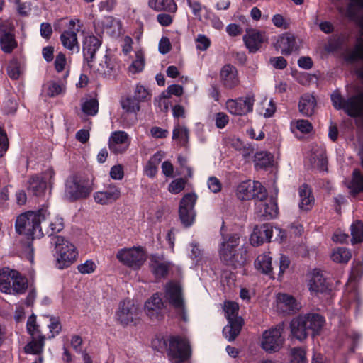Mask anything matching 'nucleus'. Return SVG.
<instances>
[{"mask_svg":"<svg viewBox=\"0 0 363 363\" xmlns=\"http://www.w3.org/2000/svg\"><path fill=\"white\" fill-rule=\"evenodd\" d=\"M144 67L145 60L143 54L141 52H137L135 60L130 65L129 71L133 74H136L141 72Z\"/></svg>","mask_w":363,"mask_h":363,"instance_id":"5fc2aeb1","label":"nucleus"},{"mask_svg":"<svg viewBox=\"0 0 363 363\" xmlns=\"http://www.w3.org/2000/svg\"><path fill=\"white\" fill-rule=\"evenodd\" d=\"M122 108L128 113H136L140 110L139 102L134 98L127 97L121 101Z\"/></svg>","mask_w":363,"mask_h":363,"instance_id":"3c124183","label":"nucleus"},{"mask_svg":"<svg viewBox=\"0 0 363 363\" xmlns=\"http://www.w3.org/2000/svg\"><path fill=\"white\" fill-rule=\"evenodd\" d=\"M27 330L32 337L42 336L38 330V325L36 323V317L34 315H30L27 320Z\"/></svg>","mask_w":363,"mask_h":363,"instance_id":"13d9d810","label":"nucleus"},{"mask_svg":"<svg viewBox=\"0 0 363 363\" xmlns=\"http://www.w3.org/2000/svg\"><path fill=\"white\" fill-rule=\"evenodd\" d=\"M277 308L283 313H291L298 310L299 304L292 296L279 294L277 296Z\"/></svg>","mask_w":363,"mask_h":363,"instance_id":"bb28decb","label":"nucleus"},{"mask_svg":"<svg viewBox=\"0 0 363 363\" xmlns=\"http://www.w3.org/2000/svg\"><path fill=\"white\" fill-rule=\"evenodd\" d=\"M309 290L311 294L318 295L325 294L328 290V283L323 274L318 270H314L308 283Z\"/></svg>","mask_w":363,"mask_h":363,"instance_id":"a878e982","label":"nucleus"},{"mask_svg":"<svg viewBox=\"0 0 363 363\" xmlns=\"http://www.w3.org/2000/svg\"><path fill=\"white\" fill-rule=\"evenodd\" d=\"M348 187L353 194L363 191V176L359 169L353 171L352 178Z\"/></svg>","mask_w":363,"mask_h":363,"instance_id":"c03bdc74","label":"nucleus"},{"mask_svg":"<svg viewBox=\"0 0 363 363\" xmlns=\"http://www.w3.org/2000/svg\"><path fill=\"white\" fill-rule=\"evenodd\" d=\"M299 47L300 40L291 33L283 34L277 41V48L283 55H290L291 52L297 51Z\"/></svg>","mask_w":363,"mask_h":363,"instance_id":"4be33fe9","label":"nucleus"},{"mask_svg":"<svg viewBox=\"0 0 363 363\" xmlns=\"http://www.w3.org/2000/svg\"><path fill=\"white\" fill-rule=\"evenodd\" d=\"M162 157L160 153H156L151 157L145 169V174L147 177H154L156 175L157 172V165L161 162Z\"/></svg>","mask_w":363,"mask_h":363,"instance_id":"de8ad7c7","label":"nucleus"},{"mask_svg":"<svg viewBox=\"0 0 363 363\" xmlns=\"http://www.w3.org/2000/svg\"><path fill=\"white\" fill-rule=\"evenodd\" d=\"M100 45V40L95 36L90 35L85 38L83 44V53L87 62L96 57V52Z\"/></svg>","mask_w":363,"mask_h":363,"instance_id":"c85d7f7f","label":"nucleus"},{"mask_svg":"<svg viewBox=\"0 0 363 363\" xmlns=\"http://www.w3.org/2000/svg\"><path fill=\"white\" fill-rule=\"evenodd\" d=\"M164 298L177 311L184 321L188 320L184 301L181 286L174 281L166 284L164 287Z\"/></svg>","mask_w":363,"mask_h":363,"instance_id":"1a4fd4ad","label":"nucleus"},{"mask_svg":"<svg viewBox=\"0 0 363 363\" xmlns=\"http://www.w3.org/2000/svg\"><path fill=\"white\" fill-rule=\"evenodd\" d=\"M82 25L78 19L69 21L67 30L63 31L60 35V41L63 47L72 52L79 51V44L77 39V32Z\"/></svg>","mask_w":363,"mask_h":363,"instance_id":"2eb2a0df","label":"nucleus"},{"mask_svg":"<svg viewBox=\"0 0 363 363\" xmlns=\"http://www.w3.org/2000/svg\"><path fill=\"white\" fill-rule=\"evenodd\" d=\"M98 101L94 99L87 100L82 104V110L86 115H96L98 112Z\"/></svg>","mask_w":363,"mask_h":363,"instance_id":"6e6d98bb","label":"nucleus"},{"mask_svg":"<svg viewBox=\"0 0 363 363\" xmlns=\"http://www.w3.org/2000/svg\"><path fill=\"white\" fill-rule=\"evenodd\" d=\"M220 78L223 86L227 89H232L239 84L238 70L231 65H225L222 67Z\"/></svg>","mask_w":363,"mask_h":363,"instance_id":"393cba45","label":"nucleus"},{"mask_svg":"<svg viewBox=\"0 0 363 363\" xmlns=\"http://www.w3.org/2000/svg\"><path fill=\"white\" fill-rule=\"evenodd\" d=\"M64 228V220L57 214L50 213L47 208L40 209V230L42 236H52Z\"/></svg>","mask_w":363,"mask_h":363,"instance_id":"9d476101","label":"nucleus"},{"mask_svg":"<svg viewBox=\"0 0 363 363\" xmlns=\"http://www.w3.org/2000/svg\"><path fill=\"white\" fill-rule=\"evenodd\" d=\"M27 288L26 279L21 277L18 273L15 271V274L12 276L11 283V291L8 294H22Z\"/></svg>","mask_w":363,"mask_h":363,"instance_id":"a19ab883","label":"nucleus"},{"mask_svg":"<svg viewBox=\"0 0 363 363\" xmlns=\"http://www.w3.org/2000/svg\"><path fill=\"white\" fill-rule=\"evenodd\" d=\"M96 268V264L91 259H88L77 266L78 271L83 274L93 273Z\"/></svg>","mask_w":363,"mask_h":363,"instance_id":"052dcab7","label":"nucleus"},{"mask_svg":"<svg viewBox=\"0 0 363 363\" xmlns=\"http://www.w3.org/2000/svg\"><path fill=\"white\" fill-rule=\"evenodd\" d=\"M140 308L133 300L125 299L118 303L115 313L116 320L121 325L125 326L136 320L139 318Z\"/></svg>","mask_w":363,"mask_h":363,"instance_id":"f8f14e48","label":"nucleus"},{"mask_svg":"<svg viewBox=\"0 0 363 363\" xmlns=\"http://www.w3.org/2000/svg\"><path fill=\"white\" fill-rule=\"evenodd\" d=\"M255 266L257 270L269 274L272 271V257L268 253L262 254L255 261Z\"/></svg>","mask_w":363,"mask_h":363,"instance_id":"4c0bfd02","label":"nucleus"},{"mask_svg":"<svg viewBox=\"0 0 363 363\" xmlns=\"http://www.w3.org/2000/svg\"><path fill=\"white\" fill-rule=\"evenodd\" d=\"M50 323L48 325L50 333H51L50 337H54L55 335H58L61 331V324L58 318L52 316L50 317Z\"/></svg>","mask_w":363,"mask_h":363,"instance_id":"69168bd1","label":"nucleus"},{"mask_svg":"<svg viewBox=\"0 0 363 363\" xmlns=\"http://www.w3.org/2000/svg\"><path fill=\"white\" fill-rule=\"evenodd\" d=\"M148 6L155 11L175 13L177 6L173 0H149Z\"/></svg>","mask_w":363,"mask_h":363,"instance_id":"72a5a7b5","label":"nucleus"},{"mask_svg":"<svg viewBox=\"0 0 363 363\" xmlns=\"http://www.w3.org/2000/svg\"><path fill=\"white\" fill-rule=\"evenodd\" d=\"M359 24L361 26L360 35L358 38L355 48L350 55V59L352 60L357 59H363V16L359 20Z\"/></svg>","mask_w":363,"mask_h":363,"instance_id":"09e8293b","label":"nucleus"},{"mask_svg":"<svg viewBox=\"0 0 363 363\" xmlns=\"http://www.w3.org/2000/svg\"><path fill=\"white\" fill-rule=\"evenodd\" d=\"M235 148L240 152L245 159L249 158L255 151V148L250 144H244L240 140H237L233 143Z\"/></svg>","mask_w":363,"mask_h":363,"instance_id":"603ef678","label":"nucleus"},{"mask_svg":"<svg viewBox=\"0 0 363 363\" xmlns=\"http://www.w3.org/2000/svg\"><path fill=\"white\" fill-rule=\"evenodd\" d=\"M91 182L81 176H74L66 182L65 196L74 201L87 197L92 191Z\"/></svg>","mask_w":363,"mask_h":363,"instance_id":"6e6552de","label":"nucleus"},{"mask_svg":"<svg viewBox=\"0 0 363 363\" xmlns=\"http://www.w3.org/2000/svg\"><path fill=\"white\" fill-rule=\"evenodd\" d=\"M15 228L18 234L38 238L42 237L40 230V210L19 215L16 218Z\"/></svg>","mask_w":363,"mask_h":363,"instance_id":"39448f33","label":"nucleus"},{"mask_svg":"<svg viewBox=\"0 0 363 363\" xmlns=\"http://www.w3.org/2000/svg\"><path fill=\"white\" fill-rule=\"evenodd\" d=\"M164 306L162 299L156 293L145 301L144 310L150 318L159 320L163 317Z\"/></svg>","mask_w":363,"mask_h":363,"instance_id":"412c9836","label":"nucleus"},{"mask_svg":"<svg viewBox=\"0 0 363 363\" xmlns=\"http://www.w3.org/2000/svg\"><path fill=\"white\" fill-rule=\"evenodd\" d=\"M130 140L128 133L118 130L111 133L108 140V147L114 154L124 153L129 147Z\"/></svg>","mask_w":363,"mask_h":363,"instance_id":"6ab92c4d","label":"nucleus"},{"mask_svg":"<svg viewBox=\"0 0 363 363\" xmlns=\"http://www.w3.org/2000/svg\"><path fill=\"white\" fill-rule=\"evenodd\" d=\"M291 363H306V351L303 348L295 347L291 350Z\"/></svg>","mask_w":363,"mask_h":363,"instance_id":"4d7b16f0","label":"nucleus"},{"mask_svg":"<svg viewBox=\"0 0 363 363\" xmlns=\"http://www.w3.org/2000/svg\"><path fill=\"white\" fill-rule=\"evenodd\" d=\"M316 106L315 97L309 94L303 95L298 103L299 111L306 116H311L314 113Z\"/></svg>","mask_w":363,"mask_h":363,"instance_id":"473e14b6","label":"nucleus"},{"mask_svg":"<svg viewBox=\"0 0 363 363\" xmlns=\"http://www.w3.org/2000/svg\"><path fill=\"white\" fill-rule=\"evenodd\" d=\"M150 268L157 279L164 277L169 271V264L162 257L152 255L150 257Z\"/></svg>","mask_w":363,"mask_h":363,"instance_id":"cd10ccee","label":"nucleus"},{"mask_svg":"<svg viewBox=\"0 0 363 363\" xmlns=\"http://www.w3.org/2000/svg\"><path fill=\"white\" fill-rule=\"evenodd\" d=\"M54 175V171L52 169H48L42 176L31 177L28 182V190L36 196H42L47 184L51 183Z\"/></svg>","mask_w":363,"mask_h":363,"instance_id":"a211bd4d","label":"nucleus"},{"mask_svg":"<svg viewBox=\"0 0 363 363\" xmlns=\"http://www.w3.org/2000/svg\"><path fill=\"white\" fill-rule=\"evenodd\" d=\"M272 233L273 228L269 224L255 226L250 236V242L254 246H259L264 242L270 241Z\"/></svg>","mask_w":363,"mask_h":363,"instance_id":"5701e85b","label":"nucleus"},{"mask_svg":"<svg viewBox=\"0 0 363 363\" xmlns=\"http://www.w3.org/2000/svg\"><path fill=\"white\" fill-rule=\"evenodd\" d=\"M295 124L297 130L302 133H308L313 130V125L308 120L299 119Z\"/></svg>","mask_w":363,"mask_h":363,"instance_id":"774afa93","label":"nucleus"},{"mask_svg":"<svg viewBox=\"0 0 363 363\" xmlns=\"http://www.w3.org/2000/svg\"><path fill=\"white\" fill-rule=\"evenodd\" d=\"M45 339V336L33 337V340L25 346V352L42 357L40 354L43 350Z\"/></svg>","mask_w":363,"mask_h":363,"instance_id":"c9c22d12","label":"nucleus"},{"mask_svg":"<svg viewBox=\"0 0 363 363\" xmlns=\"http://www.w3.org/2000/svg\"><path fill=\"white\" fill-rule=\"evenodd\" d=\"M15 274V270L3 269L0 270V291L8 294L11 291L12 276Z\"/></svg>","mask_w":363,"mask_h":363,"instance_id":"79ce46f5","label":"nucleus"},{"mask_svg":"<svg viewBox=\"0 0 363 363\" xmlns=\"http://www.w3.org/2000/svg\"><path fill=\"white\" fill-rule=\"evenodd\" d=\"M239 306L238 303L233 301H226L223 305L225 316L228 321L234 320L238 318H242L238 316Z\"/></svg>","mask_w":363,"mask_h":363,"instance_id":"a18cd8bd","label":"nucleus"},{"mask_svg":"<svg viewBox=\"0 0 363 363\" xmlns=\"http://www.w3.org/2000/svg\"><path fill=\"white\" fill-rule=\"evenodd\" d=\"M240 244V236L236 234H230L223 237V241L220 244L219 255L221 260L228 265L237 267L243 265L246 259V250L243 247L239 249L237 247Z\"/></svg>","mask_w":363,"mask_h":363,"instance_id":"f257e3e1","label":"nucleus"},{"mask_svg":"<svg viewBox=\"0 0 363 363\" xmlns=\"http://www.w3.org/2000/svg\"><path fill=\"white\" fill-rule=\"evenodd\" d=\"M7 74L10 78L17 79L20 76L19 64L17 61H11L7 67Z\"/></svg>","mask_w":363,"mask_h":363,"instance_id":"0e129e2a","label":"nucleus"},{"mask_svg":"<svg viewBox=\"0 0 363 363\" xmlns=\"http://www.w3.org/2000/svg\"><path fill=\"white\" fill-rule=\"evenodd\" d=\"M283 330L284 323H279L265 330L262 335V348L267 352L279 351L282 347L284 340L281 335Z\"/></svg>","mask_w":363,"mask_h":363,"instance_id":"9b49d317","label":"nucleus"},{"mask_svg":"<svg viewBox=\"0 0 363 363\" xmlns=\"http://www.w3.org/2000/svg\"><path fill=\"white\" fill-rule=\"evenodd\" d=\"M197 196L194 193L185 194L181 199L179 206V219L185 227L191 226L195 221L196 211L194 206Z\"/></svg>","mask_w":363,"mask_h":363,"instance_id":"ddd939ff","label":"nucleus"},{"mask_svg":"<svg viewBox=\"0 0 363 363\" xmlns=\"http://www.w3.org/2000/svg\"><path fill=\"white\" fill-rule=\"evenodd\" d=\"M226 107L228 111L233 115L242 116L245 115L244 108L239 99H229L226 102Z\"/></svg>","mask_w":363,"mask_h":363,"instance_id":"864d4df0","label":"nucleus"},{"mask_svg":"<svg viewBox=\"0 0 363 363\" xmlns=\"http://www.w3.org/2000/svg\"><path fill=\"white\" fill-rule=\"evenodd\" d=\"M195 42L196 49L201 51L206 50L211 45L210 39L205 35L202 34L197 35Z\"/></svg>","mask_w":363,"mask_h":363,"instance_id":"680f3d73","label":"nucleus"},{"mask_svg":"<svg viewBox=\"0 0 363 363\" xmlns=\"http://www.w3.org/2000/svg\"><path fill=\"white\" fill-rule=\"evenodd\" d=\"M347 9L339 8V12L352 21L357 19L358 13L363 9V0H350Z\"/></svg>","mask_w":363,"mask_h":363,"instance_id":"f704fd0d","label":"nucleus"},{"mask_svg":"<svg viewBox=\"0 0 363 363\" xmlns=\"http://www.w3.org/2000/svg\"><path fill=\"white\" fill-rule=\"evenodd\" d=\"M352 243L363 242V223L359 220L352 224L351 227Z\"/></svg>","mask_w":363,"mask_h":363,"instance_id":"8fccbe9b","label":"nucleus"},{"mask_svg":"<svg viewBox=\"0 0 363 363\" xmlns=\"http://www.w3.org/2000/svg\"><path fill=\"white\" fill-rule=\"evenodd\" d=\"M331 100L335 108H343L349 116H358L363 120V93L345 101L340 93L334 91L331 94Z\"/></svg>","mask_w":363,"mask_h":363,"instance_id":"0eeeda50","label":"nucleus"},{"mask_svg":"<svg viewBox=\"0 0 363 363\" xmlns=\"http://www.w3.org/2000/svg\"><path fill=\"white\" fill-rule=\"evenodd\" d=\"M243 40L250 52H256L265 40V35L264 33L257 30H247Z\"/></svg>","mask_w":363,"mask_h":363,"instance_id":"b1692460","label":"nucleus"},{"mask_svg":"<svg viewBox=\"0 0 363 363\" xmlns=\"http://www.w3.org/2000/svg\"><path fill=\"white\" fill-rule=\"evenodd\" d=\"M255 213L257 217L264 220L272 219L277 216L278 207L276 200L267 196L263 198H258L255 203Z\"/></svg>","mask_w":363,"mask_h":363,"instance_id":"dca6fc26","label":"nucleus"},{"mask_svg":"<svg viewBox=\"0 0 363 363\" xmlns=\"http://www.w3.org/2000/svg\"><path fill=\"white\" fill-rule=\"evenodd\" d=\"M116 257L123 265L133 270H138L147 260V252L140 246L124 247L117 251Z\"/></svg>","mask_w":363,"mask_h":363,"instance_id":"423d86ee","label":"nucleus"},{"mask_svg":"<svg viewBox=\"0 0 363 363\" xmlns=\"http://www.w3.org/2000/svg\"><path fill=\"white\" fill-rule=\"evenodd\" d=\"M298 194L300 197V209L305 211L311 210L314 204V197L311 194L310 187L306 184L301 185L299 188Z\"/></svg>","mask_w":363,"mask_h":363,"instance_id":"c756f323","label":"nucleus"},{"mask_svg":"<svg viewBox=\"0 0 363 363\" xmlns=\"http://www.w3.org/2000/svg\"><path fill=\"white\" fill-rule=\"evenodd\" d=\"M238 99L242 104V106L246 114L252 111L254 103L255 101V96L253 94L247 95L245 98H239Z\"/></svg>","mask_w":363,"mask_h":363,"instance_id":"e2e57ef3","label":"nucleus"},{"mask_svg":"<svg viewBox=\"0 0 363 363\" xmlns=\"http://www.w3.org/2000/svg\"><path fill=\"white\" fill-rule=\"evenodd\" d=\"M104 30L111 35H119L121 33V23L119 20L112 17H106L103 21Z\"/></svg>","mask_w":363,"mask_h":363,"instance_id":"e433bc0d","label":"nucleus"},{"mask_svg":"<svg viewBox=\"0 0 363 363\" xmlns=\"http://www.w3.org/2000/svg\"><path fill=\"white\" fill-rule=\"evenodd\" d=\"M254 162L257 169H265L272 165L273 157L267 152H259L255 155Z\"/></svg>","mask_w":363,"mask_h":363,"instance_id":"ea45409f","label":"nucleus"},{"mask_svg":"<svg viewBox=\"0 0 363 363\" xmlns=\"http://www.w3.org/2000/svg\"><path fill=\"white\" fill-rule=\"evenodd\" d=\"M0 45L5 53H10L16 48L17 43L14 35L11 31H6L0 26Z\"/></svg>","mask_w":363,"mask_h":363,"instance_id":"2f4dec72","label":"nucleus"},{"mask_svg":"<svg viewBox=\"0 0 363 363\" xmlns=\"http://www.w3.org/2000/svg\"><path fill=\"white\" fill-rule=\"evenodd\" d=\"M351 257L350 250L342 247L335 248L331 254V259L337 263H347Z\"/></svg>","mask_w":363,"mask_h":363,"instance_id":"37998d69","label":"nucleus"},{"mask_svg":"<svg viewBox=\"0 0 363 363\" xmlns=\"http://www.w3.org/2000/svg\"><path fill=\"white\" fill-rule=\"evenodd\" d=\"M325 320L317 313L299 315L291 321L290 328L292 335L299 340H303L311 330L313 335L318 334Z\"/></svg>","mask_w":363,"mask_h":363,"instance_id":"f03ea898","label":"nucleus"},{"mask_svg":"<svg viewBox=\"0 0 363 363\" xmlns=\"http://www.w3.org/2000/svg\"><path fill=\"white\" fill-rule=\"evenodd\" d=\"M242 325V318H238L234 320L228 321V324L223 329V335L224 337L230 342L235 340L240 334Z\"/></svg>","mask_w":363,"mask_h":363,"instance_id":"7c9ffc66","label":"nucleus"},{"mask_svg":"<svg viewBox=\"0 0 363 363\" xmlns=\"http://www.w3.org/2000/svg\"><path fill=\"white\" fill-rule=\"evenodd\" d=\"M51 243L55 247L56 266L58 269L67 268L77 260V250L69 240L58 235L52 238Z\"/></svg>","mask_w":363,"mask_h":363,"instance_id":"7ed1b4c3","label":"nucleus"},{"mask_svg":"<svg viewBox=\"0 0 363 363\" xmlns=\"http://www.w3.org/2000/svg\"><path fill=\"white\" fill-rule=\"evenodd\" d=\"M186 185V181L182 179H177L173 180L170 184L169 185L168 190L172 194H179L180 193L185 187Z\"/></svg>","mask_w":363,"mask_h":363,"instance_id":"bf43d9fd","label":"nucleus"},{"mask_svg":"<svg viewBox=\"0 0 363 363\" xmlns=\"http://www.w3.org/2000/svg\"><path fill=\"white\" fill-rule=\"evenodd\" d=\"M172 139L177 140L180 145H186L189 141L188 129L178 125L173 130Z\"/></svg>","mask_w":363,"mask_h":363,"instance_id":"49530a36","label":"nucleus"},{"mask_svg":"<svg viewBox=\"0 0 363 363\" xmlns=\"http://www.w3.org/2000/svg\"><path fill=\"white\" fill-rule=\"evenodd\" d=\"M88 64L94 72L100 75H109L115 67L113 61L107 54L96 56L89 60Z\"/></svg>","mask_w":363,"mask_h":363,"instance_id":"aec40b11","label":"nucleus"},{"mask_svg":"<svg viewBox=\"0 0 363 363\" xmlns=\"http://www.w3.org/2000/svg\"><path fill=\"white\" fill-rule=\"evenodd\" d=\"M237 196L242 200L255 199L266 196V189L257 181H244L237 188Z\"/></svg>","mask_w":363,"mask_h":363,"instance_id":"4468645a","label":"nucleus"},{"mask_svg":"<svg viewBox=\"0 0 363 363\" xmlns=\"http://www.w3.org/2000/svg\"><path fill=\"white\" fill-rule=\"evenodd\" d=\"M121 189L114 184H108L103 190L94 193L93 198L97 204L102 206L111 205L120 199Z\"/></svg>","mask_w":363,"mask_h":363,"instance_id":"f3484780","label":"nucleus"},{"mask_svg":"<svg viewBox=\"0 0 363 363\" xmlns=\"http://www.w3.org/2000/svg\"><path fill=\"white\" fill-rule=\"evenodd\" d=\"M168 359L172 363H183L191 356L189 341L179 336L170 337L166 342Z\"/></svg>","mask_w":363,"mask_h":363,"instance_id":"20e7f679","label":"nucleus"},{"mask_svg":"<svg viewBox=\"0 0 363 363\" xmlns=\"http://www.w3.org/2000/svg\"><path fill=\"white\" fill-rule=\"evenodd\" d=\"M66 86L64 83L55 81H49L43 85V91L50 97H55L65 91Z\"/></svg>","mask_w":363,"mask_h":363,"instance_id":"58836bf2","label":"nucleus"},{"mask_svg":"<svg viewBox=\"0 0 363 363\" xmlns=\"http://www.w3.org/2000/svg\"><path fill=\"white\" fill-rule=\"evenodd\" d=\"M133 98L139 103L145 101L149 98V92L143 86L138 85L135 88Z\"/></svg>","mask_w":363,"mask_h":363,"instance_id":"338daca9","label":"nucleus"}]
</instances>
